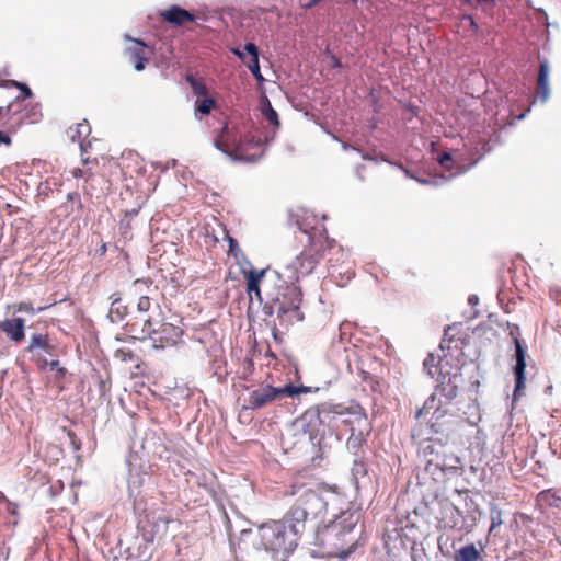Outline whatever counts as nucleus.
<instances>
[{
	"mask_svg": "<svg viewBox=\"0 0 561 561\" xmlns=\"http://www.w3.org/2000/svg\"><path fill=\"white\" fill-rule=\"evenodd\" d=\"M322 255L321 244L313 240L298 255L285 262L280 270L273 271V278L286 284L285 291L275 301L276 316L280 324L291 325L302 321L301 289L296 283L313 272Z\"/></svg>",
	"mask_w": 561,
	"mask_h": 561,
	"instance_id": "obj_1",
	"label": "nucleus"
},
{
	"mask_svg": "<svg viewBox=\"0 0 561 561\" xmlns=\"http://www.w3.org/2000/svg\"><path fill=\"white\" fill-rule=\"evenodd\" d=\"M301 531L299 524L290 522L273 520L257 525L250 529H243L240 542L251 545L255 550L270 552L275 560L286 561L297 547L298 534Z\"/></svg>",
	"mask_w": 561,
	"mask_h": 561,
	"instance_id": "obj_2",
	"label": "nucleus"
},
{
	"mask_svg": "<svg viewBox=\"0 0 561 561\" xmlns=\"http://www.w3.org/2000/svg\"><path fill=\"white\" fill-rule=\"evenodd\" d=\"M291 495L296 497L289 512L290 522L299 524L302 530L308 519L318 518L327 511H340L344 497L334 489L325 485L314 488L306 484L293 485Z\"/></svg>",
	"mask_w": 561,
	"mask_h": 561,
	"instance_id": "obj_3",
	"label": "nucleus"
},
{
	"mask_svg": "<svg viewBox=\"0 0 561 561\" xmlns=\"http://www.w3.org/2000/svg\"><path fill=\"white\" fill-rule=\"evenodd\" d=\"M214 146L231 160L247 163L257 162L265 152V144L260 137L251 131L243 134L239 128L230 129L228 125L221 128Z\"/></svg>",
	"mask_w": 561,
	"mask_h": 561,
	"instance_id": "obj_4",
	"label": "nucleus"
},
{
	"mask_svg": "<svg viewBox=\"0 0 561 561\" xmlns=\"http://www.w3.org/2000/svg\"><path fill=\"white\" fill-rule=\"evenodd\" d=\"M332 516L335 519L318 534V538L320 543L329 549V553L345 559L352 551L345 550L344 546L351 541L347 537L358 523L359 514L357 512L343 511V507H341L340 511L333 512Z\"/></svg>",
	"mask_w": 561,
	"mask_h": 561,
	"instance_id": "obj_5",
	"label": "nucleus"
},
{
	"mask_svg": "<svg viewBox=\"0 0 561 561\" xmlns=\"http://www.w3.org/2000/svg\"><path fill=\"white\" fill-rule=\"evenodd\" d=\"M332 403H321L306 410L294 421L297 433L307 436L312 444L320 445L327 435L334 434Z\"/></svg>",
	"mask_w": 561,
	"mask_h": 561,
	"instance_id": "obj_6",
	"label": "nucleus"
},
{
	"mask_svg": "<svg viewBox=\"0 0 561 561\" xmlns=\"http://www.w3.org/2000/svg\"><path fill=\"white\" fill-rule=\"evenodd\" d=\"M486 147V144H483V148ZM489 149L483 151H479L477 147L474 149H470L468 152V159L470 162L465 165L462 162L465 159L462 158V154L457 152L455 158L451 157L450 153L446 152L439 158V164L442 168H444L446 171L449 172V174L446 175H430L427 178H416L415 181L419 182L422 185H434L439 186L443 185L448 180L455 178L456 175L462 174L466 171H468L470 168L476 165L478 161L488 152Z\"/></svg>",
	"mask_w": 561,
	"mask_h": 561,
	"instance_id": "obj_7",
	"label": "nucleus"
},
{
	"mask_svg": "<svg viewBox=\"0 0 561 561\" xmlns=\"http://www.w3.org/2000/svg\"><path fill=\"white\" fill-rule=\"evenodd\" d=\"M158 323H153L151 318L142 320L141 329L138 331V323H134L131 332L137 334V339L151 341L152 347L156 350H163L178 345L183 335L181 328L171 323H161L157 328Z\"/></svg>",
	"mask_w": 561,
	"mask_h": 561,
	"instance_id": "obj_8",
	"label": "nucleus"
},
{
	"mask_svg": "<svg viewBox=\"0 0 561 561\" xmlns=\"http://www.w3.org/2000/svg\"><path fill=\"white\" fill-rule=\"evenodd\" d=\"M419 455L425 460L426 470L433 474L436 470L444 473H457L461 468L460 458L453 453H447L442 443L433 439L420 444Z\"/></svg>",
	"mask_w": 561,
	"mask_h": 561,
	"instance_id": "obj_9",
	"label": "nucleus"
},
{
	"mask_svg": "<svg viewBox=\"0 0 561 561\" xmlns=\"http://www.w3.org/2000/svg\"><path fill=\"white\" fill-rule=\"evenodd\" d=\"M308 387H296L287 385L284 387L275 388L270 385H263L256 389L251 390L244 399V409L259 410L278 399L283 396L297 397L300 393L309 392Z\"/></svg>",
	"mask_w": 561,
	"mask_h": 561,
	"instance_id": "obj_10",
	"label": "nucleus"
},
{
	"mask_svg": "<svg viewBox=\"0 0 561 561\" xmlns=\"http://www.w3.org/2000/svg\"><path fill=\"white\" fill-rule=\"evenodd\" d=\"M332 410L335 412L333 416V426L334 434L337 439H341L336 433L340 428V424L348 426L350 431H370V423L360 405L351 404L350 407H343L341 404H333Z\"/></svg>",
	"mask_w": 561,
	"mask_h": 561,
	"instance_id": "obj_11",
	"label": "nucleus"
},
{
	"mask_svg": "<svg viewBox=\"0 0 561 561\" xmlns=\"http://www.w3.org/2000/svg\"><path fill=\"white\" fill-rule=\"evenodd\" d=\"M124 38L127 42L125 51L133 61L135 70H144L146 64L153 55V49L142 41L133 38L129 35H124Z\"/></svg>",
	"mask_w": 561,
	"mask_h": 561,
	"instance_id": "obj_12",
	"label": "nucleus"
},
{
	"mask_svg": "<svg viewBox=\"0 0 561 561\" xmlns=\"http://www.w3.org/2000/svg\"><path fill=\"white\" fill-rule=\"evenodd\" d=\"M515 344V366L513 367V371L515 375V390H514V399L523 394V390L525 389V369H526V350L522 345L518 339H514Z\"/></svg>",
	"mask_w": 561,
	"mask_h": 561,
	"instance_id": "obj_13",
	"label": "nucleus"
},
{
	"mask_svg": "<svg viewBox=\"0 0 561 561\" xmlns=\"http://www.w3.org/2000/svg\"><path fill=\"white\" fill-rule=\"evenodd\" d=\"M267 277L273 278V271H268V268L263 270H256V268H250L248 273L245 274L247 279V291L250 298H252L253 295L257 298V300L262 301L261 296V289L260 285L266 280Z\"/></svg>",
	"mask_w": 561,
	"mask_h": 561,
	"instance_id": "obj_14",
	"label": "nucleus"
},
{
	"mask_svg": "<svg viewBox=\"0 0 561 561\" xmlns=\"http://www.w3.org/2000/svg\"><path fill=\"white\" fill-rule=\"evenodd\" d=\"M54 348L47 334L35 333L31 335L30 343L24 348V353L31 354V359L33 360V356H43L41 352L51 356Z\"/></svg>",
	"mask_w": 561,
	"mask_h": 561,
	"instance_id": "obj_15",
	"label": "nucleus"
},
{
	"mask_svg": "<svg viewBox=\"0 0 561 561\" xmlns=\"http://www.w3.org/2000/svg\"><path fill=\"white\" fill-rule=\"evenodd\" d=\"M0 330L11 342H22L25 337V320L23 318L5 319L0 323Z\"/></svg>",
	"mask_w": 561,
	"mask_h": 561,
	"instance_id": "obj_16",
	"label": "nucleus"
},
{
	"mask_svg": "<svg viewBox=\"0 0 561 561\" xmlns=\"http://www.w3.org/2000/svg\"><path fill=\"white\" fill-rule=\"evenodd\" d=\"M161 16L164 21L178 26L196 20L195 15L179 5H172L164 10Z\"/></svg>",
	"mask_w": 561,
	"mask_h": 561,
	"instance_id": "obj_17",
	"label": "nucleus"
},
{
	"mask_svg": "<svg viewBox=\"0 0 561 561\" xmlns=\"http://www.w3.org/2000/svg\"><path fill=\"white\" fill-rule=\"evenodd\" d=\"M549 73L550 67L548 60L541 59L537 81V98L541 103L547 102L550 96Z\"/></svg>",
	"mask_w": 561,
	"mask_h": 561,
	"instance_id": "obj_18",
	"label": "nucleus"
},
{
	"mask_svg": "<svg viewBox=\"0 0 561 561\" xmlns=\"http://www.w3.org/2000/svg\"><path fill=\"white\" fill-rule=\"evenodd\" d=\"M427 414H432L436 420L444 415V412L440 410V400L435 393L431 394L424 402L423 407L417 410L416 417Z\"/></svg>",
	"mask_w": 561,
	"mask_h": 561,
	"instance_id": "obj_19",
	"label": "nucleus"
},
{
	"mask_svg": "<svg viewBox=\"0 0 561 561\" xmlns=\"http://www.w3.org/2000/svg\"><path fill=\"white\" fill-rule=\"evenodd\" d=\"M91 128L87 122L79 123L76 126L69 127L67 130L68 138L72 142H79L82 151H85L84 139L90 134Z\"/></svg>",
	"mask_w": 561,
	"mask_h": 561,
	"instance_id": "obj_20",
	"label": "nucleus"
},
{
	"mask_svg": "<svg viewBox=\"0 0 561 561\" xmlns=\"http://www.w3.org/2000/svg\"><path fill=\"white\" fill-rule=\"evenodd\" d=\"M454 561H483V556L473 543H470L456 552Z\"/></svg>",
	"mask_w": 561,
	"mask_h": 561,
	"instance_id": "obj_21",
	"label": "nucleus"
},
{
	"mask_svg": "<svg viewBox=\"0 0 561 561\" xmlns=\"http://www.w3.org/2000/svg\"><path fill=\"white\" fill-rule=\"evenodd\" d=\"M262 114L265 117V119L274 127L273 133L271 136L265 137V142L268 144L274 139V135L276 130L279 127V121H278V114L277 112L272 107L270 101L266 99L265 104L262 107Z\"/></svg>",
	"mask_w": 561,
	"mask_h": 561,
	"instance_id": "obj_22",
	"label": "nucleus"
},
{
	"mask_svg": "<svg viewBox=\"0 0 561 561\" xmlns=\"http://www.w3.org/2000/svg\"><path fill=\"white\" fill-rule=\"evenodd\" d=\"M112 302L110 307L108 317L112 322H118L124 319L127 313V308L122 305V299L118 294L111 296Z\"/></svg>",
	"mask_w": 561,
	"mask_h": 561,
	"instance_id": "obj_23",
	"label": "nucleus"
},
{
	"mask_svg": "<svg viewBox=\"0 0 561 561\" xmlns=\"http://www.w3.org/2000/svg\"><path fill=\"white\" fill-rule=\"evenodd\" d=\"M244 50L248 55H250V60L245 61L247 67L251 71V73H255L260 71V61H259V48L254 43H247L244 45Z\"/></svg>",
	"mask_w": 561,
	"mask_h": 561,
	"instance_id": "obj_24",
	"label": "nucleus"
},
{
	"mask_svg": "<svg viewBox=\"0 0 561 561\" xmlns=\"http://www.w3.org/2000/svg\"><path fill=\"white\" fill-rule=\"evenodd\" d=\"M369 433H370V431H363V432H360V430L351 431V435L347 439L348 450L353 451L356 456L357 455L356 451L362 447L363 443L365 442V437Z\"/></svg>",
	"mask_w": 561,
	"mask_h": 561,
	"instance_id": "obj_25",
	"label": "nucleus"
},
{
	"mask_svg": "<svg viewBox=\"0 0 561 561\" xmlns=\"http://www.w3.org/2000/svg\"><path fill=\"white\" fill-rule=\"evenodd\" d=\"M33 360L41 369L49 367L50 370L57 369L60 375L65 374V369L59 367L58 359L47 360L44 356H33Z\"/></svg>",
	"mask_w": 561,
	"mask_h": 561,
	"instance_id": "obj_26",
	"label": "nucleus"
},
{
	"mask_svg": "<svg viewBox=\"0 0 561 561\" xmlns=\"http://www.w3.org/2000/svg\"><path fill=\"white\" fill-rule=\"evenodd\" d=\"M367 473L366 465L363 462V460L356 455L354 459V463L352 467V474L354 479H358L359 477H364Z\"/></svg>",
	"mask_w": 561,
	"mask_h": 561,
	"instance_id": "obj_27",
	"label": "nucleus"
},
{
	"mask_svg": "<svg viewBox=\"0 0 561 561\" xmlns=\"http://www.w3.org/2000/svg\"><path fill=\"white\" fill-rule=\"evenodd\" d=\"M490 516H491V527H490L489 531L491 533L503 523L502 522V512L497 506L492 505L491 510H490Z\"/></svg>",
	"mask_w": 561,
	"mask_h": 561,
	"instance_id": "obj_28",
	"label": "nucleus"
},
{
	"mask_svg": "<svg viewBox=\"0 0 561 561\" xmlns=\"http://www.w3.org/2000/svg\"><path fill=\"white\" fill-rule=\"evenodd\" d=\"M47 307L44 306V307H38L37 309H35L30 302H26V301H22L18 305L14 306V310L16 312H26V313H30V314H34L36 312H41L43 310H45Z\"/></svg>",
	"mask_w": 561,
	"mask_h": 561,
	"instance_id": "obj_29",
	"label": "nucleus"
},
{
	"mask_svg": "<svg viewBox=\"0 0 561 561\" xmlns=\"http://www.w3.org/2000/svg\"><path fill=\"white\" fill-rule=\"evenodd\" d=\"M213 106L214 100L210 98H204L202 101L196 102V111L204 115L209 114Z\"/></svg>",
	"mask_w": 561,
	"mask_h": 561,
	"instance_id": "obj_30",
	"label": "nucleus"
},
{
	"mask_svg": "<svg viewBox=\"0 0 561 561\" xmlns=\"http://www.w3.org/2000/svg\"><path fill=\"white\" fill-rule=\"evenodd\" d=\"M187 81L192 87L193 92L196 95H205L206 94V87L204 83L199 82L198 80L194 79L193 77H187Z\"/></svg>",
	"mask_w": 561,
	"mask_h": 561,
	"instance_id": "obj_31",
	"label": "nucleus"
},
{
	"mask_svg": "<svg viewBox=\"0 0 561 561\" xmlns=\"http://www.w3.org/2000/svg\"><path fill=\"white\" fill-rule=\"evenodd\" d=\"M234 260H236L237 264L240 266L241 273L245 277V274L248 273V271L250 268H253L251 262L248 260V257L244 255L243 252H242V256H239V255L234 256Z\"/></svg>",
	"mask_w": 561,
	"mask_h": 561,
	"instance_id": "obj_32",
	"label": "nucleus"
},
{
	"mask_svg": "<svg viewBox=\"0 0 561 561\" xmlns=\"http://www.w3.org/2000/svg\"><path fill=\"white\" fill-rule=\"evenodd\" d=\"M9 84L13 85V87H16V88H19L21 90L22 95L21 96H16V100H20L21 98L22 99H28V98L32 96V91H31V89L26 84L20 83L18 81H13V80L9 81L7 85H9Z\"/></svg>",
	"mask_w": 561,
	"mask_h": 561,
	"instance_id": "obj_33",
	"label": "nucleus"
},
{
	"mask_svg": "<svg viewBox=\"0 0 561 561\" xmlns=\"http://www.w3.org/2000/svg\"><path fill=\"white\" fill-rule=\"evenodd\" d=\"M228 244H229L228 253L230 255H232L233 257L238 256V255L242 256V250L240 249L239 243H238V241L236 239L229 237L228 238Z\"/></svg>",
	"mask_w": 561,
	"mask_h": 561,
	"instance_id": "obj_34",
	"label": "nucleus"
},
{
	"mask_svg": "<svg viewBox=\"0 0 561 561\" xmlns=\"http://www.w3.org/2000/svg\"><path fill=\"white\" fill-rule=\"evenodd\" d=\"M150 307H151V301L149 299V297L147 296H141L138 300V304H137V309L139 312H147L150 310Z\"/></svg>",
	"mask_w": 561,
	"mask_h": 561,
	"instance_id": "obj_35",
	"label": "nucleus"
},
{
	"mask_svg": "<svg viewBox=\"0 0 561 561\" xmlns=\"http://www.w3.org/2000/svg\"><path fill=\"white\" fill-rule=\"evenodd\" d=\"M142 479L135 476L131 471L129 472L128 485L129 489L139 488L142 484Z\"/></svg>",
	"mask_w": 561,
	"mask_h": 561,
	"instance_id": "obj_36",
	"label": "nucleus"
},
{
	"mask_svg": "<svg viewBox=\"0 0 561 561\" xmlns=\"http://www.w3.org/2000/svg\"><path fill=\"white\" fill-rule=\"evenodd\" d=\"M231 51H232L233 55L239 57L243 62H245V54H247V51L244 50V48L243 49L232 48Z\"/></svg>",
	"mask_w": 561,
	"mask_h": 561,
	"instance_id": "obj_37",
	"label": "nucleus"
},
{
	"mask_svg": "<svg viewBox=\"0 0 561 561\" xmlns=\"http://www.w3.org/2000/svg\"><path fill=\"white\" fill-rule=\"evenodd\" d=\"M0 144H4L7 146H9L11 144V138L7 134L2 133L1 130H0Z\"/></svg>",
	"mask_w": 561,
	"mask_h": 561,
	"instance_id": "obj_38",
	"label": "nucleus"
},
{
	"mask_svg": "<svg viewBox=\"0 0 561 561\" xmlns=\"http://www.w3.org/2000/svg\"><path fill=\"white\" fill-rule=\"evenodd\" d=\"M147 284H148V280H146V279H136L134 283V286L136 287L137 290H140V287L142 285H147Z\"/></svg>",
	"mask_w": 561,
	"mask_h": 561,
	"instance_id": "obj_39",
	"label": "nucleus"
},
{
	"mask_svg": "<svg viewBox=\"0 0 561 561\" xmlns=\"http://www.w3.org/2000/svg\"><path fill=\"white\" fill-rule=\"evenodd\" d=\"M433 363H434V357L432 355H430L425 360H424V367L425 368H428L430 365L433 366Z\"/></svg>",
	"mask_w": 561,
	"mask_h": 561,
	"instance_id": "obj_40",
	"label": "nucleus"
},
{
	"mask_svg": "<svg viewBox=\"0 0 561 561\" xmlns=\"http://www.w3.org/2000/svg\"><path fill=\"white\" fill-rule=\"evenodd\" d=\"M257 82L262 83L264 81V78L261 73V70L259 72L252 73Z\"/></svg>",
	"mask_w": 561,
	"mask_h": 561,
	"instance_id": "obj_41",
	"label": "nucleus"
},
{
	"mask_svg": "<svg viewBox=\"0 0 561 561\" xmlns=\"http://www.w3.org/2000/svg\"><path fill=\"white\" fill-rule=\"evenodd\" d=\"M72 174H73V176H75V178H81V176H83V172H82V170H81V169H75V170L72 171Z\"/></svg>",
	"mask_w": 561,
	"mask_h": 561,
	"instance_id": "obj_42",
	"label": "nucleus"
},
{
	"mask_svg": "<svg viewBox=\"0 0 561 561\" xmlns=\"http://www.w3.org/2000/svg\"><path fill=\"white\" fill-rule=\"evenodd\" d=\"M468 301H469L470 305H476V304H478V297L477 296H470Z\"/></svg>",
	"mask_w": 561,
	"mask_h": 561,
	"instance_id": "obj_43",
	"label": "nucleus"
},
{
	"mask_svg": "<svg viewBox=\"0 0 561 561\" xmlns=\"http://www.w3.org/2000/svg\"><path fill=\"white\" fill-rule=\"evenodd\" d=\"M403 171H404V174H405L408 178L413 179V180H415V179H416V176H414V175H413L409 170L403 169Z\"/></svg>",
	"mask_w": 561,
	"mask_h": 561,
	"instance_id": "obj_44",
	"label": "nucleus"
},
{
	"mask_svg": "<svg viewBox=\"0 0 561 561\" xmlns=\"http://www.w3.org/2000/svg\"><path fill=\"white\" fill-rule=\"evenodd\" d=\"M332 61H333V66L334 67H339L340 66V61L335 57L332 58Z\"/></svg>",
	"mask_w": 561,
	"mask_h": 561,
	"instance_id": "obj_45",
	"label": "nucleus"
},
{
	"mask_svg": "<svg viewBox=\"0 0 561 561\" xmlns=\"http://www.w3.org/2000/svg\"><path fill=\"white\" fill-rule=\"evenodd\" d=\"M343 150L354 149L352 146H348L346 144L342 145Z\"/></svg>",
	"mask_w": 561,
	"mask_h": 561,
	"instance_id": "obj_46",
	"label": "nucleus"
},
{
	"mask_svg": "<svg viewBox=\"0 0 561 561\" xmlns=\"http://www.w3.org/2000/svg\"><path fill=\"white\" fill-rule=\"evenodd\" d=\"M301 229L304 230V232L307 233V224L302 222L301 224Z\"/></svg>",
	"mask_w": 561,
	"mask_h": 561,
	"instance_id": "obj_47",
	"label": "nucleus"
},
{
	"mask_svg": "<svg viewBox=\"0 0 561 561\" xmlns=\"http://www.w3.org/2000/svg\"><path fill=\"white\" fill-rule=\"evenodd\" d=\"M428 375H430L431 377H434L435 373H434V371H432V369H431V368H428Z\"/></svg>",
	"mask_w": 561,
	"mask_h": 561,
	"instance_id": "obj_48",
	"label": "nucleus"
},
{
	"mask_svg": "<svg viewBox=\"0 0 561 561\" xmlns=\"http://www.w3.org/2000/svg\"><path fill=\"white\" fill-rule=\"evenodd\" d=\"M525 116H526V113H523V114H520V115L518 116V119H523V118H525Z\"/></svg>",
	"mask_w": 561,
	"mask_h": 561,
	"instance_id": "obj_49",
	"label": "nucleus"
},
{
	"mask_svg": "<svg viewBox=\"0 0 561 561\" xmlns=\"http://www.w3.org/2000/svg\"><path fill=\"white\" fill-rule=\"evenodd\" d=\"M3 111V107L0 106V113Z\"/></svg>",
	"mask_w": 561,
	"mask_h": 561,
	"instance_id": "obj_50",
	"label": "nucleus"
}]
</instances>
